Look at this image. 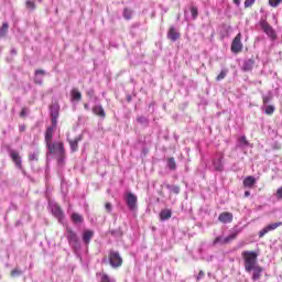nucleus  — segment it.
Masks as SVG:
<instances>
[{"instance_id":"obj_27","label":"nucleus","mask_w":282,"mask_h":282,"mask_svg":"<svg viewBox=\"0 0 282 282\" xmlns=\"http://www.w3.org/2000/svg\"><path fill=\"white\" fill-rule=\"evenodd\" d=\"M9 28H10V25L8 24V22L2 23V26L0 28V39H3V36H6V34H8Z\"/></svg>"},{"instance_id":"obj_22","label":"nucleus","mask_w":282,"mask_h":282,"mask_svg":"<svg viewBox=\"0 0 282 282\" xmlns=\"http://www.w3.org/2000/svg\"><path fill=\"white\" fill-rule=\"evenodd\" d=\"M61 112V106L55 102L51 106V117H58Z\"/></svg>"},{"instance_id":"obj_44","label":"nucleus","mask_w":282,"mask_h":282,"mask_svg":"<svg viewBox=\"0 0 282 282\" xmlns=\"http://www.w3.org/2000/svg\"><path fill=\"white\" fill-rule=\"evenodd\" d=\"M221 241H224V238H221V237H216V238L214 239V246H217V243H221Z\"/></svg>"},{"instance_id":"obj_8","label":"nucleus","mask_w":282,"mask_h":282,"mask_svg":"<svg viewBox=\"0 0 282 282\" xmlns=\"http://www.w3.org/2000/svg\"><path fill=\"white\" fill-rule=\"evenodd\" d=\"M282 226V221L273 223L264 227L259 231V238L262 239V237H265L268 232H271V230H276V228H280Z\"/></svg>"},{"instance_id":"obj_41","label":"nucleus","mask_w":282,"mask_h":282,"mask_svg":"<svg viewBox=\"0 0 282 282\" xmlns=\"http://www.w3.org/2000/svg\"><path fill=\"white\" fill-rule=\"evenodd\" d=\"M25 116H28V108L24 107L20 112V118H25Z\"/></svg>"},{"instance_id":"obj_48","label":"nucleus","mask_w":282,"mask_h":282,"mask_svg":"<svg viewBox=\"0 0 282 282\" xmlns=\"http://www.w3.org/2000/svg\"><path fill=\"white\" fill-rule=\"evenodd\" d=\"M105 208H106V210H107V213H110L111 212V203H106L105 204Z\"/></svg>"},{"instance_id":"obj_34","label":"nucleus","mask_w":282,"mask_h":282,"mask_svg":"<svg viewBox=\"0 0 282 282\" xmlns=\"http://www.w3.org/2000/svg\"><path fill=\"white\" fill-rule=\"evenodd\" d=\"M191 14L193 17V19H197V17H199V10L197 9V7H192L191 8Z\"/></svg>"},{"instance_id":"obj_47","label":"nucleus","mask_w":282,"mask_h":282,"mask_svg":"<svg viewBox=\"0 0 282 282\" xmlns=\"http://www.w3.org/2000/svg\"><path fill=\"white\" fill-rule=\"evenodd\" d=\"M240 142H241L242 144H245L246 147H248V139H247L246 137H241V138H240Z\"/></svg>"},{"instance_id":"obj_16","label":"nucleus","mask_w":282,"mask_h":282,"mask_svg":"<svg viewBox=\"0 0 282 282\" xmlns=\"http://www.w3.org/2000/svg\"><path fill=\"white\" fill-rule=\"evenodd\" d=\"M252 281H259V279H261V275L263 274V267L261 265H256L252 269Z\"/></svg>"},{"instance_id":"obj_37","label":"nucleus","mask_w":282,"mask_h":282,"mask_svg":"<svg viewBox=\"0 0 282 282\" xmlns=\"http://www.w3.org/2000/svg\"><path fill=\"white\" fill-rule=\"evenodd\" d=\"M51 122H52V126L50 127H54V129H56L58 124V117H51Z\"/></svg>"},{"instance_id":"obj_40","label":"nucleus","mask_w":282,"mask_h":282,"mask_svg":"<svg viewBox=\"0 0 282 282\" xmlns=\"http://www.w3.org/2000/svg\"><path fill=\"white\" fill-rule=\"evenodd\" d=\"M204 276H206V273L204 271H199L198 275L196 276V281H202V279H204Z\"/></svg>"},{"instance_id":"obj_49","label":"nucleus","mask_w":282,"mask_h":282,"mask_svg":"<svg viewBox=\"0 0 282 282\" xmlns=\"http://www.w3.org/2000/svg\"><path fill=\"white\" fill-rule=\"evenodd\" d=\"M234 1V3L236 4V6H240L241 4V0H232Z\"/></svg>"},{"instance_id":"obj_9","label":"nucleus","mask_w":282,"mask_h":282,"mask_svg":"<svg viewBox=\"0 0 282 282\" xmlns=\"http://www.w3.org/2000/svg\"><path fill=\"white\" fill-rule=\"evenodd\" d=\"M232 219H234L232 213H229V212H223L218 216V221H220V224H232Z\"/></svg>"},{"instance_id":"obj_19","label":"nucleus","mask_w":282,"mask_h":282,"mask_svg":"<svg viewBox=\"0 0 282 282\" xmlns=\"http://www.w3.org/2000/svg\"><path fill=\"white\" fill-rule=\"evenodd\" d=\"M242 184L246 188H252L257 184V178H254V176H247L242 181Z\"/></svg>"},{"instance_id":"obj_29","label":"nucleus","mask_w":282,"mask_h":282,"mask_svg":"<svg viewBox=\"0 0 282 282\" xmlns=\"http://www.w3.org/2000/svg\"><path fill=\"white\" fill-rule=\"evenodd\" d=\"M25 8L26 10H31L33 12V10H36V2L33 0H26Z\"/></svg>"},{"instance_id":"obj_32","label":"nucleus","mask_w":282,"mask_h":282,"mask_svg":"<svg viewBox=\"0 0 282 282\" xmlns=\"http://www.w3.org/2000/svg\"><path fill=\"white\" fill-rule=\"evenodd\" d=\"M274 111H275V108L272 105L267 106V108L264 109V113L267 116H272L274 113Z\"/></svg>"},{"instance_id":"obj_30","label":"nucleus","mask_w":282,"mask_h":282,"mask_svg":"<svg viewBox=\"0 0 282 282\" xmlns=\"http://www.w3.org/2000/svg\"><path fill=\"white\" fill-rule=\"evenodd\" d=\"M133 17V11H131L130 9L126 8L123 9V18L127 20V21H130V19H132Z\"/></svg>"},{"instance_id":"obj_17","label":"nucleus","mask_w":282,"mask_h":282,"mask_svg":"<svg viewBox=\"0 0 282 282\" xmlns=\"http://www.w3.org/2000/svg\"><path fill=\"white\" fill-rule=\"evenodd\" d=\"M82 239L86 246H89L91 239H94V231L89 229L84 230Z\"/></svg>"},{"instance_id":"obj_20","label":"nucleus","mask_w":282,"mask_h":282,"mask_svg":"<svg viewBox=\"0 0 282 282\" xmlns=\"http://www.w3.org/2000/svg\"><path fill=\"white\" fill-rule=\"evenodd\" d=\"M254 67V61L252 58H249L247 61H245L243 65H242V70L243 72H252Z\"/></svg>"},{"instance_id":"obj_2","label":"nucleus","mask_w":282,"mask_h":282,"mask_svg":"<svg viewBox=\"0 0 282 282\" xmlns=\"http://www.w3.org/2000/svg\"><path fill=\"white\" fill-rule=\"evenodd\" d=\"M241 257L243 259L246 272L250 273L252 272V269L259 265L257 264L259 261V253H257V251L245 250L241 252Z\"/></svg>"},{"instance_id":"obj_43","label":"nucleus","mask_w":282,"mask_h":282,"mask_svg":"<svg viewBox=\"0 0 282 282\" xmlns=\"http://www.w3.org/2000/svg\"><path fill=\"white\" fill-rule=\"evenodd\" d=\"M19 274H21V271H19V269H13L11 271V276H19Z\"/></svg>"},{"instance_id":"obj_35","label":"nucleus","mask_w":282,"mask_h":282,"mask_svg":"<svg viewBox=\"0 0 282 282\" xmlns=\"http://www.w3.org/2000/svg\"><path fill=\"white\" fill-rule=\"evenodd\" d=\"M100 282H111V278L107 275V273H99Z\"/></svg>"},{"instance_id":"obj_5","label":"nucleus","mask_w":282,"mask_h":282,"mask_svg":"<svg viewBox=\"0 0 282 282\" xmlns=\"http://www.w3.org/2000/svg\"><path fill=\"white\" fill-rule=\"evenodd\" d=\"M108 261L111 265V268H121L123 260L122 256H120V252L116 250H110L108 254Z\"/></svg>"},{"instance_id":"obj_33","label":"nucleus","mask_w":282,"mask_h":282,"mask_svg":"<svg viewBox=\"0 0 282 282\" xmlns=\"http://www.w3.org/2000/svg\"><path fill=\"white\" fill-rule=\"evenodd\" d=\"M282 0H269V6L271 8H279V6H281Z\"/></svg>"},{"instance_id":"obj_50","label":"nucleus","mask_w":282,"mask_h":282,"mask_svg":"<svg viewBox=\"0 0 282 282\" xmlns=\"http://www.w3.org/2000/svg\"><path fill=\"white\" fill-rule=\"evenodd\" d=\"M84 109H86V111H89V104H84Z\"/></svg>"},{"instance_id":"obj_42","label":"nucleus","mask_w":282,"mask_h":282,"mask_svg":"<svg viewBox=\"0 0 282 282\" xmlns=\"http://www.w3.org/2000/svg\"><path fill=\"white\" fill-rule=\"evenodd\" d=\"M275 195H276L278 199H282V186L276 189Z\"/></svg>"},{"instance_id":"obj_53","label":"nucleus","mask_w":282,"mask_h":282,"mask_svg":"<svg viewBox=\"0 0 282 282\" xmlns=\"http://www.w3.org/2000/svg\"><path fill=\"white\" fill-rule=\"evenodd\" d=\"M245 197H250V192H245Z\"/></svg>"},{"instance_id":"obj_23","label":"nucleus","mask_w":282,"mask_h":282,"mask_svg":"<svg viewBox=\"0 0 282 282\" xmlns=\"http://www.w3.org/2000/svg\"><path fill=\"white\" fill-rule=\"evenodd\" d=\"M172 215H173V212H171V209H163L160 213V217L162 221H166V219H171Z\"/></svg>"},{"instance_id":"obj_31","label":"nucleus","mask_w":282,"mask_h":282,"mask_svg":"<svg viewBox=\"0 0 282 282\" xmlns=\"http://www.w3.org/2000/svg\"><path fill=\"white\" fill-rule=\"evenodd\" d=\"M226 76H228V69H221L219 75L216 77V80H224V78H226Z\"/></svg>"},{"instance_id":"obj_4","label":"nucleus","mask_w":282,"mask_h":282,"mask_svg":"<svg viewBox=\"0 0 282 282\" xmlns=\"http://www.w3.org/2000/svg\"><path fill=\"white\" fill-rule=\"evenodd\" d=\"M259 25L262 32H264V34H267V36H269L271 41H276V39H279V36L276 35V31L274 30V28H272V25H270L268 20L260 19Z\"/></svg>"},{"instance_id":"obj_52","label":"nucleus","mask_w":282,"mask_h":282,"mask_svg":"<svg viewBox=\"0 0 282 282\" xmlns=\"http://www.w3.org/2000/svg\"><path fill=\"white\" fill-rule=\"evenodd\" d=\"M127 101H128V102H131V95H128V96H127Z\"/></svg>"},{"instance_id":"obj_45","label":"nucleus","mask_w":282,"mask_h":282,"mask_svg":"<svg viewBox=\"0 0 282 282\" xmlns=\"http://www.w3.org/2000/svg\"><path fill=\"white\" fill-rule=\"evenodd\" d=\"M94 94H95L94 89H89L87 90L86 96H88V98H94Z\"/></svg>"},{"instance_id":"obj_11","label":"nucleus","mask_w":282,"mask_h":282,"mask_svg":"<svg viewBox=\"0 0 282 282\" xmlns=\"http://www.w3.org/2000/svg\"><path fill=\"white\" fill-rule=\"evenodd\" d=\"M180 36L181 34L177 32V30H175V26H170L167 31V39L175 43V41H178Z\"/></svg>"},{"instance_id":"obj_25","label":"nucleus","mask_w":282,"mask_h":282,"mask_svg":"<svg viewBox=\"0 0 282 282\" xmlns=\"http://www.w3.org/2000/svg\"><path fill=\"white\" fill-rule=\"evenodd\" d=\"M167 188V191H170V193H172L173 195H180V185H166L165 186Z\"/></svg>"},{"instance_id":"obj_3","label":"nucleus","mask_w":282,"mask_h":282,"mask_svg":"<svg viewBox=\"0 0 282 282\" xmlns=\"http://www.w3.org/2000/svg\"><path fill=\"white\" fill-rule=\"evenodd\" d=\"M65 237L73 250H80V239H78V235L76 231H74V229L66 227Z\"/></svg>"},{"instance_id":"obj_26","label":"nucleus","mask_w":282,"mask_h":282,"mask_svg":"<svg viewBox=\"0 0 282 282\" xmlns=\"http://www.w3.org/2000/svg\"><path fill=\"white\" fill-rule=\"evenodd\" d=\"M213 165L215 171H218V172L224 171V163H221V159L214 160Z\"/></svg>"},{"instance_id":"obj_24","label":"nucleus","mask_w":282,"mask_h":282,"mask_svg":"<svg viewBox=\"0 0 282 282\" xmlns=\"http://www.w3.org/2000/svg\"><path fill=\"white\" fill-rule=\"evenodd\" d=\"M70 219L74 224H83L85 221V218L78 213H73Z\"/></svg>"},{"instance_id":"obj_10","label":"nucleus","mask_w":282,"mask_h":282,"mask_svg":"<svg viewBox=\"0 0 282 282\" xmlns=\"http://www.w3.org/2000/svg\"><path fill=\"white\" fill-rule=\"evenodd\" d=\"M52 213L54 217L58 219V221H63V219H65V214L63 213V209L57 204L53 205Z\"/></svg>"},{"instance_id":"obj_12","label":"nucleus","mask_w":282,"mask_h":282,"mask_svg":"<svg viewBox=\"0 0 282 282\" xmlns=\"http://www.w3.org/2000/svg\"><path fill=\"white\" fill-rule=\"evenodd\" d=\"M54 131H56L54 127L46 128L45 135H44V141L46 145L52 143V140L54 139Z\"/></svg>"},{"instance_id":"obj_7","label":"nucleus","mask_w":282,"mask_h":282,"mask_svg":"<svg viewBox=\"0 0 282 282\" xmlns=\"http://www.w3.org/2000/svg\"><path fill=\"white\" fill-rule=\"evenodd\" d=\"M127 206L130 210H135L138 208V196L133 193H128L126 197Z\"/></svg>"},{"instance_id":"obj_36","label":"nucleus","mask_w":282,"mask_h":282,"mask_svg":"<svg viewBox=\"0 0 282 282\" xmlns=\"http://www.w3.org/2000/svg\"><path fill=\"white\" fill-rule=\"evenodd\" d=\"M30 162L39 161V153L34 152L29 154Z\"/></svg>"},{"instance_id":"obj_28","label":"nucleus","mask_w":282,"mask_h":282,"mask_svg":"<svg viewBox=\"0 0 282 282\" xmlns=\"http://www.w3.org/2000/svg\"><path fill=\"white\" fill-rule=\"evenodd\" d=\"M167 166L170 171H175V169H177V163L175 162V158L167 159Z\"/></svg>"},{"instance_id":"obj_51","label":"nucleus","mask_w":282,"mask_h":282,"mask_svg":"<svg viewBox=\"0 0 282 282\" xmlns=\"http://www.w3.org/2000/svg\"><path fill=\"white\" fill-rule=\"evenodd\" d=\"M20 131L21 132L25 131V126H20Z\"/></svg>"},{"instance_id":"obj_1","label":"nucleus","mask_w":282,"mask_h":282,"mask_svg":"<svg viewBox=\"0 0 282 282\" xmlns=\"http://www.w3.org/2000/svg\"><path fill=\"white\" fill-rule=\"evenodd\" d=\"M46 148L52 155H55L57 164L63 166V164H65V159L67 158L65 152V143H63V141H55L46 144Z\"/></svg>"},{"instance_id":"obj_15","label":"nucleus","mask_w":282,"mask_h":282,"mask_svg":"<svg viewBox=\"0 0 282 282\" xmlns=\"http://www.w3.org/2000/svg\"><path fill=\"white\" fill-rule=\"evenodd\" d=\"M70 100L72 102H80V100H83V94L78 88H73L70 90Z\"/></svg>"},{"instance_id":"obj_21","label":"nucleus","mask_w":282,"mask_h":282,"mask_svg":"<svg viewBox=\"0 0 282 282\" xmlns=\"http://www.w3.org/2000/svg\"><path fill=\"white\" fill-rule=\"evenodd\" d=\"M239 236V231H235L231 235L227 236L221 240L223 246H226V243H230V241H235V239Z\"/></svg>"},{"instance_id":"obj_14","label":"nucleus","mask_w":282,"mask_h":282,"mask_svg":"<svg viewBox=\"0 0 282 282\" xmlns=\"http://www.w3.org/2000/svg\"><path fill=\"white\" fill-rule=\"evenodd\" d=\"M93 113L97 116L98 118H107V113L105 112V108H102L101 105H95L93 106Z\"/></svg>"},{"instance_id":"obj_39","label":"nucleus","mask_w":282,"mask_h":282,"mask_svg":"<svg viewBox=\"0 0 282 282\" xmlns=\"http://www.w3.org/2000/svg\"><path fill=\"white\" fill-rule=\"evenodd\" d=\"M270 100H272V96H263L262 97L263 105H268V102H270Z\"/></svg>"},{"instance_id":"obj_6","label":"nucleus","mask_w":282,"mask_h":282,"mask_svg":"<svg viewBox=\"0 0 282 282\" xmlns=\"http://www.w3.org/2000/svg\"><path fill=\"white\" fill-rule=\"evenodd\" d=\"M242 35L238 33L231 42L232 54H241L243 52V43H241Z\"/></svg>"},{"instance_id":"obj_46","label":"nucleus","mask_w":282,"mask_h":282,"mask_svg":"<svg viewBox=\"0 0 282 282\" xmlns=\"http://www.w3.org/2000/svg\"><path fill=\"white\" fill-rule=\"evenodd\" d=\"M39 74H40L41 76H45V70H43V69H37V70H35V76H39Z\"/></svg>"},{"instance_id":"obj_38","label":"nucleus","mask_w":282,"mask_h":282,"mask_svg":"<svg viewBox=\"0 0 282 282\" xmlns=\"http://www.w3.org/2000/svg\"><path fill=\"white\" fill-rule=\"evenodd\" d=\"M254 1L256 0H246L245 1V8H250V7L254 6Z\"/></svg>"},{"instance_id":"obj_18","label":"nucleus","mask_w":282,"mask_h":282,"mask_svg":"<svg viewBox=\"0 0 282 282\" xmlns=\"http://www.w3.org/2000/svg\"><path fill=\"white\" fill-rule=\"evenodd\" d=\"M80 140H83L82 137H76L74 140L68 139V144L73 153H76V151H78V142H80Z\"/></svg>"},{"instance_id":"obj_13","label":"nucleus","mask_w":282,"mask_h":282,"mask_svg":"<svg viewBox=\"0 0 282 282\" xmlns=\"http://www.w3.org/2000/svg\"><path fill=\"white\" fill-rule=\"evenodd\" d=\"M10 158L18 169H23V164L21 162V155H19V152L11 151Z\"/></svg>"}]
</instances>
